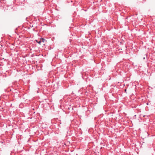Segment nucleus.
<instances>
[{
  "label": "nucleus",
  "mask_w": 155,
  "mask_h": 155,
  "mask_svg": "<svg viewBox=\"0 0 155 155\" xmlns=\"http://www.w3.org/2000/svg\"><path fill=\"white\" fill-rule=\"evenodd\" d=\"M40 40L41 42L45 43V41L46 42L45 39L44 38H41Z\"/></svg>",
  "instance_id": "nucleus-1"
},
{
  "label": "nucleus",
  "mask_w": 155,
  "mask_h": 155,
  "mask_svg": "<svg viewBox=\"0 0 155 155\" xmlns=\"http://www.w3.org/2000/svg\"><path fill=\"white\" fill-rule=\"evenodd\" d=\"M103 144V142H101V145H102V144Z\"/></svg>",
  "instance_id": "nucleus-3"
},
{
  "label": "nucleus",
  "mask_w": 155,
  "mask_h": 155,
  "mask_svg": "<svg viewBox=\"0 0 155 155\" xmlns=\"http://www.w3.org/2000/svg\"><path fill=\"white\" fill-rule=\"evenodd\" d=\"M36 41L37 43H38L39 44H40L41 43L40 40H36Z\"/></svg>",
  "instance_id": "nucleus-2"
},
{
  "label": "nucleus",
  "mask_w": 155,
  "mask_h": 155,
  "mask_svg": "<svg viewBox=\"0 0 155 155\" xmlns=\"http://www.w3.org/2000/svg\"><path fill=\"white\" fill-rule=\"evenodd\" d=\"M147 105H148V103H147Z\"/></svg>",
  "instance_id": "nucleus-4"
},
{
  "label": "nucleus",
  "mask_w": 155,
  "mask_h": 155,
  "mask_svg": "<svg viewBox=\"0 0 155 155\" xmlns=\"http://www.w3.org/2000/svg\"><path fill=\"white\" fill-rule=\"evenodd\" d=\"M126 90H126V89H125V92H126Z\"/></svg>",
  "instance_id": "nucleus-5"
}]
</instances>
